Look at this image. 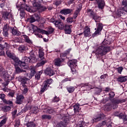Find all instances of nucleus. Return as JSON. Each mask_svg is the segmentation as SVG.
Masks as SVG:
<instances>
[{
	"mask_svg": "<svg viewBox=\"0 0 127 127\" xmlns=\"http://www.w3.org/2000/svg\"><path fill=\"white\" fill-rule=\"evenodd\" d=\"M44 52H43V50L41 49H39V57L41 58V59H43L44 58Z\"/></svg>",
	"mask_w": 127,
	"mask_h": 127,
	"instance_id": "nucleus-32",
	"label": "nucleus"
},
{
	"mask_svg": "<svg viewBox=\"0 0 127 127\" xmlns=\"http://www.w3.org/2000/svg\"><path fill=\"white\" fill-rule=\"evenodd\" d=\"M75 67H76V66L70 67L71 72L73 74H75L76 72H77V70H76V69H75Z\"/></svg>",
	"mask_w": 127,
	"mask_h": 127,
	"instance_id": "nucleus-55",
	"label": "nucleus"
},
{
	"mask_svg": "<svg viewBox=\"0 0 127 127\" xmlns=\"http://www.w3.org/2000/svg\"><path fill=\"white\" fill-rule=\"evenodd\" d=\"M16 40L17 42H19V43H21V42H22V39H21V38H16Z\"/></svg>",
	"mask_w": 127,
	"mask_h": 127,
	"instance_id": "nucleus-63",
	"label": "nucleus"
},
{
	"mask_svg": "<svg viewBox=\"0 0 127 127\" xmlns=\"http://www.w3.org/2000/svg\"><path fill=\"white\" fill-rule=\"evenodd\" d=\"M110 98H114L115 97V92L112 91L109 94Z\"/></svg>",
	"mask_w": 127,
	"mask_h": 127,
	"instance_id": "nucleus-58",
	"label": "nucleus"
},
{
	"mask_svg": "<svg viewBox=\"0 0 127 127\" xmlns=\"http://www.w3.org/2000/svg\"><path fill=\"white\" fill-rule=\"evenodd\" d=\"M44 106H42V110H44V112H46L47 114H53L54 112V110L51 107H49L48 106H45V108H43Z\"/></svg>",
	"mask_w": 127,
	"mask_h": 127,
	"instance_id": "nucleus-21",
	"label": "nucleus"
},
{
	"mask_svg": "<svg viewBox=\"0 0 127 127\" xmlns=\"http://www.w3.org/2000/svg\"><path fill=\"white\" fill-rule=\"evenodd\" d=\"M30 73H27V78H29V79H31L35 75V73H36V71H35V67L31 66H30Z\"/></svg>",
	"mask_w": 127,
	"mask_h": 127,
	"instance_id": "nucleus-12",
	"label": "nucleus"
},
{
	"mask_svg": "<svg viewBox=\"0 0 127 127\" xmlns=\"http://www.w3.org/2000/svg\"><path fill=\"white\" fill-rule=\"evenodd\" d=\"M8 95L10 97H14V91H12L10 92Z\"/></svg>",
	"mask_w": 127,
	"mask_h": 127,
	"instance_id": "nucleus-60",
	"label": "nucleus"
},
{
	"mask_svg": "<svg viewBox=\"0 0 127 127\" xmlns=\"http://www.w3.org/2000/svg\"><path fill=\"white\" fill-rule=\"evenodd\" d=\"M3 103H4V104H6V105H10L11 106H12L13 103H12V101H10V100H7L6 99H4L3 101Z\"/></svg>",
	"mask_w": 127,
	"mask_h": 127,
	"instance_id": "nucleus-41",
	"label": "nucleus"
},
{
	"mask_svg": "<svg viewBox=\"0 0 127 127\" xmlns=\"http://www.w3.org/2000/svg\"><path fill=\"white\" fill-rule=\"evenodd\" d=\"M60 101V98L59 97H57V96H55L52 100L53 103H57Z\"/></svg>",
	"mask_w": 127,
	"mask_h": 127,
	"instance_id": "nucleus-49",
	"label": "nucleus"
},
{
	"mask_svg": "<svg viewBox=\"0 0 127 127\" xmlns=\"http://www.w3.org/2000/svg\"><path fill=\"white\" fill-rule=\"evenodd\" d=\"M17 113V110H15L13 112H11L12 119H14L16 117Z\"/></svg>",
	"mask_w": 127,
	"mask_h": 127,
	"instance_id": "nucleus-50",
	"label": "nucleus"
},
{
	"mask_svg": "<svg viewBox=\"0 0 127 127\" xmlns=\"http://www.w3.org/2000/svg\"><path fill=\"white\" fill-rule=\"evenodd\" d=\"M123 69H124V68H123V67H119L117 69L119 74H122V71H123Z\"/></svg>",
	"mask_w": 127,
	"mask_h": 127,
	"instance_id": "nucleus-56",
	"label": "nucleus"
},
{
	"mask_svg": "<svg viewBox=\"0 0 127 127\" xmlns=\"http://www.w3.org/2000/svg\"><path fill=\"white\" fill-rule=\"evenodd\" d=\"M64 62V59L57 58L54 61V64L55 66H58V67H60L61 66V64H62V62Z\"/></svg>",
	"mask_w": 127,
	"mask_h": 127,
	"instance_id": "nucleus-18",
	"label": "nucleus"
},
{
	"mask_svg": "<svg viewBox=\"0 0 127 127\" xmlns=\"http://www.w3.org/2000/svg\"><path fill=\"white\" fill-rule=\"evenodd\" d=\"M81 8H82V7H80V8H77V9H76L73 14V18L74 19H76L79 14H80V11H81Z\"/></svg>",
	"mask_w": 127,
	"mask_h": 127,
	"instance_id": "nucleus-25",
	"label": "nucleus"
},
{
	"mask_svg": "<svg viewBox=\"0 0 127 127\" xmlns=\"http://www.w3.org/2000/svg\"><path fill=\"white\" fill-rule=\"evenodd\" d=\"M16 104L18 105H21L23 103L24 100V96L22 95H17L16 97Z\"/></svg>",
	"mask_w": 127,
	"mask_h": 127,
	"instance_id": "nucleus-11",
	"label": "nucleus"
},
{
	"mask_svg": "<svg viewBox=\"0 0 127 127\" xmlns=\"http://www.w3.org/2000/svg\"><path fill=\"white\" fill-rule=\"evenodd\" d=\"M35 78L37 79V80H39V79H40V72L38 73L35 75Z\"/></svg>",
	"mask_w": 127,
	"mask_h": 127,
	"instance_id": "nucleus-59",
	"label": "nucleus"
},
{
	"mask_svg": "<svg viewBox=\"0 0 127 127\" xmlns=\"http://www.w3.org/2000/svg\"><path fill=\"white\" fill-rule=\"evenodd\" d=\"M51 116L44 115L42 116V120H51Z\"/></svg>",
	"mask_w": 127,
	"mask_h": 127,
	"instance_id": "nucleus-43",
	"label": "nucleus"
},
{
	"mask_svg": "<svg viewBox=\"0 0 127 127\" xmlns=\"http://www.w3.org/2000/svg\"><path fill=\"white\" fill-rule=\"evenodd\" d=\"M114 116L116 117H119L120 119H122L124 121H127V116L123 113H120L119 112H116L114 113Z\"/></svg>",
	"mask_w": 127,
	"mask_h": 127,
	"instance_id": "nucleus-16",
	"label": "nucleus"
},
{
	"mask_svg": "<svg viewBox=\"0 0 127 127\" xmlns=\"http://www.w3.org/2000/svg\"><path fill=\"white\" fill-rule=\"evenodd\" d=\"M11 110V107L10 106H3L2 107V111L4 112V113H6L7 112H9Z\"/></svg>",
	"mask_w": 127,
	"mask_h": 127,
	"instance_id": "nucleus-31",
	"label": "nucleus"
},
{
	"mask_svg": "<svg viewBox=\"0 0 127 127\" xmlns=\"http://www.w3.org/2000/svg\"><path fill=\"white\" fill-rule=\"evenodd\" d=\"M83 33L85 36V37H90L91 36V32L90 31V28L88 26H86L84 28V31Z\"/></svg>",
	"mask_w": 127,
	"mask_h": 127,
	"instance_id": "nucleus-15",
	"label": "nucleus"
},
{
	"mask_svg": "<svg viewBox=\"0 0 127 127\" xmlns=\"http://www.w3.org/2000/svg\"><path fill=\"white\" fill-rule=\"evenodd\" d=\"M15 71L17 73H22V72H26V70H24L20 69V67L16 66H15Z\"/></svg>",
	"mask_w": 127,
	"mask_h": 127,
	"instance_id": "nucleus-38",
	"label": "nucleus"
},
{
	"mask_svg": "<svg viewBox=\"0 0 127 127\" xmlns=\"http://www.w3.org/2000/svg\"><path fill=\"white\" fill-rule=\"evenodd\" d=\"M67 90L69 93H73V92L75 91V87L73 86H70V87H67Z\"/></svg>",
	"mask_w": 127,
	"mask_h": 127,
	"instance_id": "nucleus-45",
	"label": "nucleus"
},
{
	"mask_svg": "<svg viewBox=\"0 0 127 127\" xmlns=\"http://www.w3.org/2000/svg\"><path fill=\"white\" fill-rule=\"evenodd\" d=\"M97 30L95 32L94 34L95 35H97V34H100V32L102 31L103 29V24L99 23L97 24Z\"/></svg>",
	"mask_w": 127,
	"mask_h": 127,
	"instance_id": "nucleus-22",
	"label": "nucleus"
},
{
	"mask_svg": "<svg viewBox=\"0 0 127 127\" xmlns=\"http://www.w3.org/2000/svg\"><path fill=\"white\" fill-rule=\"evenodd\" d=\"M4 5H5V1H2V3L0 4V7H1V8H3V7H4Z\"/></svg>",
	"mask_w": 127,
	"mask_h": 127,
	"instance_id": "nucleus-61",
	"label": "nucleus"
},
{
	"mask_svg": "<svg viewBox=\"0 0 127 127\" xmlns=\"http://www.w3.org/2000/svg\"><path fill=\"white\" fill-rule=\"evenodd\" d=\"M97 3L98 7L100 9H104V7H105V1L104 0H95Z\"/></svg>",
	"mask_w": 127,
	"mask_h": 127,
	"instance_id": "nucleus-14",
	"label": "nucleus"
},
{
	"mask_svg": "<svg viewBox=\"0 0 127 127\" xmlns=\"http://www.w3.org/2000/svg\"><path fill=\"white\" fill-rule=\"evenodd\" d=\"M122 4L123 5H125V6H127V0H123Z\"/></svg>",
	"mask_w": 127,
	"mask_h": 127,
	"instance_id": "nucleus-64",
	"label": "nucleus"
},
{
	"mask_svg": "<svg viewBox=\"0 0 127 127\" xmlns=\"http://www.w3.org/2000/svg\"><path fill=\"white\" fill-rule=\"evenodd\" d=\"M33 29L35 33H36V32H39V33H41L42 34H43V30L39 28L36 26H33Z\"/></svg>",
	"mask_w": 127,
	"mask_h": 127,
	"instance_id": "nucleus-24",
	"label": "nucleus"
},
{
	"mask_svg": "<svg viewBox=\"0 0 127 127\" xmlns=\"http://www.w3.org/2000/svg\"><path fill=\"white\" fill-rule=\"evenodd\" d=\"M52 82H53V80L51 78L44 81L43 85L41 87L40 93L42 94V93H44L45 91H47V89H48L49 86L52 84Z\"/></svg>",
	"mask_w": 127,
	"mask_h": 127,
	"instance_id": "nucleus-5",
	"label": "nucleus"
},
{
	"mask_svg": "<svg viewBox=\"0 0 127 127\" xmlns=\"http://www.w3.org/2000/svg\"><path fill=\"white\" fill-rule=\"evenodd\" d=\"M45 63H47V61L46 60H44L41 61L40 63H38L37 64V67H40V66H43Z\"/></svg>",
	"mask_w": 127,
	"mask_h": 127,
	"instance_id": "nucleus-36",
	"label": "nucleus"
},
{
	"mask_svg": "<svg viewBox=\"0 0 127 127\" xmlns=\"http://www.w3.org/2000/svg\"><path fill=\"white\" fill-rule=\"evenodd\" d=\"M0 76L3 77L4 79H8V78H9V76L7 74V71L2 67L0 68Z\"/></svg>",
	"mask_w": 127,
	"mask_h": 127,
	"instance_id": "nucleus-9",
	"label": "nucleus"
},
{
	"mask_svg": "<svg viewBox=\"0 0 127 127\" xmlns=\"http://www.w3.org/2000/svg\"><path fill=\"white\" fill-rule=\"evenodd\" d=\"M21 90H22V94L23 95H25L28 92V88H27V86L26 85H23L21 87Z\"/></svg>",
	"mask_w": 127,
	"mask_h": 127,
	"instance_id": "nucleus-26",
	"label": "nucleus"
},
{
	"mask_svg": "<svg viewBox=\"0 0 127 127\" xmlns=\"http://www.w3.org/2000/svg\"><path fill=\"white\" fill-rule=\"evenodd\" d=\"M33 16L34 18H35L36 21H39V20L40 19V16H39V14L35 13L34 15H33Z\"/></svg>",
	"mask_w": 127,
	"mask_h": 127,
	"instance_id": "nucleus-44",
	"label": "nucleus"
},
{
	"mask_svg": "<svg viewBox=\"0 0 127 127\" xmlns=\"http://www.w3.org/2000/svg\"><path fill=\"white\" fill-rule=\"evenodd\" d=\"M2 18L5 20L9 19L10 20H13V16L11 13L8 11H4L2 13Z\"/></svg>",
	"mask_w": 127,
	"mask_h": 127,
	"instance_id": "nucleus-8",
	"label": "nucleus"
},
{
	"mask_svg": "<svg viewBox=\"0 0 127 127\" xmlns=\"http://www.w3.org/2000/svg\"><path fill=\"white\" fill-rule=\"evenodd\" d=\"M66 125H65V123H63L62 121L59 123L57 125V127H65Z\"/></svg>",
	"mask_w": 127,
	"mask_h": 127,
	"instance_id": "nucleus-48",
	"label": "nucleus"
},
{
	"mask_svg": "<svg viewBox=\"0 0 127 127\" xmlns=\"http://www.w3.org/2000/svg\"><path fill=\"white\" fill-rule=\"evenodd\" d=\"M62 2V1L61 0H57L55 2V4L56 5L58 6V5H60Z\"/></svg>",
	"mask_w": 127,
	"mask_h": 127,
	"instance_id": "nucleus-57",
	"label": "nucleus"
},
{
	"mask_svg": "<svg viewBox=\"0 0 127 127\" xmlns=\"http://www.w3.org/2000/svg\"><path fill=\"white\" fill-rule=\"evenodd\" d=\"M21 37H22V39L25 41V42H26V43H28V44H32V41L30 40L29 38V37L26 35H21Z\"/></svg>",
	"mask_w": 127,
	"mask_h": 127,
	"instance_id": "nucleus-19",
	"label": "nucleus"
},
{
	"mask_svg": "<svg viewBox=\"0 0 127 127\" xmlns=\"http://www.w3.org/2000/svg\"><path fill=\"white\" fill-rule=\"evenodd\" d=\"M55 29L54 28H52V27H49L48 28V31L43 30V34H46V35H49V34H52L53 32H54V31Z\"/></svg>",
	"mask_w": 127,
	"mask_h": 127,
	"instance_id": "nucleus-20",
	"label": "nucleus"
},
{
	"mask_svg": "<svg viewBox=\"0 0 127 127\" xmlns=\"http://www.w3.org/2000/svg\"><path fill=\"white\" fill-rule=\"evenodd\" d=\"M68 65L70 67H76L77 66V61L76 60L69 61Z\"/></svg>",
	"mask_w": 127,
	"mask_h": 127,
	"instance_id": "nucleus-27",
	"label": "nucleus"
},
{
	"mask_svg": "<svg viewBox=\"0 0 127 127\" xmlns=\"http://www.w3.org/2000/svg\"><path fill=\"white\" fill-rule=\"evenodd\" d=\"M63 123L65 124V126H67V124L69 123V117L65 116L63 118Z\"/></svg>",
	"mask_w": 127,
	"mask_h": 127,
	"instance_id": "nucleus-33",
	"label": "nucleus"
},
{
	"mask_svg": "<svg viewBox=\"0 0 127 127\" xmlns=\"http://www.w3.org/2000/svg\"><path fill=\"white\" fill-rule=\"evenodd\" d=\"M37 127V126L35 124V123H34L32 122H28L27 124V127Z\"/></svg>",
	"mask_w": 127,
	"mask_h": 127,
	"instance_id": "nucleus-39",
	"label": "nucleus"
},
{
	"mask_svg": "<svg viewBox=\"0 0 127 127\" xmlns=\"http://www.w3.org/2000/svg\"><path fill=\"white\" fill-rule=\"evenodd\" d=\"M19 50L21 52H23V51H26V50H28V48L23 45L20 46L19 47Z\"/></svg>",
	"mask_w": 127,
	"mask_h": 127,
	"instance_id": "nucleus-34",
	"label": "nucleus"
},
{
	"mask_svg": "<svg viewBox=\"0 0 127 127\" xmlns=\"http://www.w3.org/2000/svg\"><path fill=\"white\" fill-rule=\"evenodd\" d=\"M119 16L122 15H126L127 16V7L124 6L122 8L121 10L118 12Z\"/></svg>",
	"mask_w": 127,
	"mask_h": 127,
	"instance_id": "nucleus-17",
	"label": "nucleus"
},
{
	"mask_svg": "<svg viewBox=\"0 0 127 127\" xmlns=\"http://www.w3.org/2000/svg\"><path fill=\"white\" fill-rule=\"evenodd\" d=\"M117 80L118 82H121V83H123V82H126V81H127V76H120L117 78Z\"/></svg>",
	"mask_w": 127,
	"mask_h": 127,
	"instance_id": "nucleus-30",
	"label": "nucleus"
},
{
	"mask_svg": "<svg viewBox=\"0 0 127 127\" xmlns=\"http://www.w3.org/2000/svg\"><path fill=\"white\" fill-rule=\"evenodd\" d=\"M87 12L89 15V16L92 17L95 22H100L101 21V16H98V14L94 12V10L92 9H88Z\"/></svg>",
	"mask_w": 127,
	"mask_h": 127,
	"instance_id": "nucleus-6",
	"label": "nucleus"
},
{
	"mask_svg": "<svg viewBox=\"0 0 127 127\" xmlns=\"http://www.w3.org/2000/svg\"><path fill=\"white\" fill-rule=\"evenodd\" d=\"M112 104L108 103L106 105L107 109H108V111H111L112 109H117L118 108V105L119 104H122V103H125L126 102V100L125 99H119L114 98L111 101Z\"/></svg>",
	"mask_w": 127,
	"mask_h": 127,
	"instance_id": "nucleus-2",
	"label": "nucleus"
},
{
	"mask_svg": "<svg viewBox=\"0 0 127 127\" xmlns=\"http://www.w3.org/2000/svg\"><path fill=\"white\" fill-rule=\"evenodd\" d=\"M29 55H30V57H29L30 58V59H31V60L32 61V62H33V60H35V55H34V53L32 52H30L29 53Z\"/></svg>",
	"mask_w": 127,
	"mask_h": 127,
	"instance_id": "nucleus-37",
	"label": "nucleus"
},
{
	"mask_svg": "<svg viewBox=\"0 0 127 127\" xmlns=\"http://www.w3.org/2000/svg\"><path fill=\"white\" fill-rule=\"evenodd\" d=\"M5 95L4 94H0V99H1L3 101L5 99Z\"/></svg>",
	"mask_w": 127,
	"mask_h": 127,
	"instance_id": "nucleus-62",
	"label": "nucleus"
},
{
	"mask_svg": "<svg viewBox=\"0 0 127 127\" xmlns=\"http://www.w3.org/2000/svg\"><path fill=\"white\" fill-rule=\"evenodd\" d=\"M110 50H111V48H110V47H103V46H100L96 49L95 54L96 55H100V56H104V55H106Z\"/></svg>",
	"mask_w": 127,
	"mask_h": 127,
	"instance_id": "nucleus-3",
	"label": "nucleus"
},
{
	"mask_svg": "<svg viewBox=\"0 0 127 127\" xmlns=\"http://www.w3.org/2000/svg\"><path fill=\"white\" fill-rule=\"evenodd\" d=\"M74 113H78L80 111V107L78 105H74L73 106Z\"/></svg>",
	"mask_w": 127,
	"mask_h": 127,
	"instance_id": "nucleus-47",
	"label": "nucleus"
},
{
	"mask_svg": "<svg viewBox=\"0 0 127 127\" xmlns=\"http://www.w3.org/2000/svg\"><path fill=\"white\" fill-rule=\"evenodd\" d=\"M11 32L13 35H17V36H19V35L21 34V33H20V32L18 31L16 29H15L14 28L12 29Z\"/></svg>",
	"mask_w": 127,
	"mask_h": 127,
	"instance_id": "nucleus-29",
	"label": "nucleus"
},
{
	"mask_svg": "<svg viewBox=\"0 0 127 127\" xmlns=\"http://www.w3.org/2000/svg\"><path fill=\"white\" fill-rule=\"evenodd\" d=\"M6 121H7V118H5L4 119L1 121V122H0V127H2L3 126V125H5Z\"/></svg>",
	"mask_w": 127,
	"mask_h": 127,
	"instance_id": "nucleus-42",
	"label": "nucleus"
},
{
	"mask_svg": "<svg viewBox=\"0 0 127 127\" xmlns=\"http://www.w3.org/2000/svg\"><path fill=\"white\" fill-rule=\"evenodd\" d=\"M69 53L68 52L63 53L61 54V58H62V57H66L67 56V54H68Z\"/></svg>",
	"mask_w": 127,
	"mask_h": 127,
	"instance_id": "nucleus-54",
	"label": "nucleus"
},
{
	"mask_svg": "<svg viewBox=\"0 0 127 127\" xmlns=\"http://www.w3.org/2000/svg\"><path fill=\"white\" fill-rule=\"evenodd\" d=\"M29 79H30L28 77L26 78V77L24 76H19V77H18V81L21 83L22 86H23V85H25L27 81H28V80Z\"/></svg>",
	"mask_w": 127,
	"mask_h": 127,
	"instance_id": "nucleus-13",
	"label": "nucleus"
},
{
	"mask_svg": "<svg viewBox=\"0 0 127 127\" xmlns=\"http://www.w3.org/2000/svg\"><path fill=\"white\" fill-rule=\"evenodd\" d=\"M111 41H108L107 40H104V41L101 44V46L105 47H109V46H108L110 45V44H111Z\"/></svg>",
	"mask_w": 127,
	"mask_h": 127,
	"instance_id": "nucleus-28",
	"label": "nucleus"
},
{
	"mask_svg": "<svg viewBox=\"0 0 127 127\" xmlns=\"http://www.w3.org/2000/svg\"><path fill=\"white\" fill-rule=\"evenodd\" d=\"M3 30H6V31L9 30V25H8V24H6L4 25V27L3 28Z\"/></svg>",
	"mask_w": 127,
	"mask_h": 127,
	"instance_id": "nucleus-52",
	"label": "nucleus"
},
{
	"mask_svg": "<svg viewBox=\"0 0 127 127\" xmlns=\"http://www.w3.org/2000/svg\"><path fill=\"white\" fill-rule=\"evenodd\" d=\"M66 21L67 22V23H69V24L72 23V22H73V17H68L66 19Z\"/></svg>",
	"mask_w": 127,
	"mask_h": 127,
	"instance_id": "nucleus-51",
	"label": "nucleus"
},
{
	"mask_svg": "<svg viewBox=\"0 0 127 127\" xmlns=\"http://www.w3.org/2000/svg\"><path fill=\"white\" fill-rule=\"evenodd\" d=\"M55 25L56 27H58L59 29H61V30H64V32L66 34H70L71 32H72V25H64V23L62 22L61 20H59V21H56L55 23Z\"/></svg>",
	"mask_w": 127,
	"mask_h": 127,
	"instance_id": "nucleus-1",
	"label": "nucleus"
},
{
	"mask_svg": "<svg viewBox=\"0 0 127 127\" xmlns=\"http://www.w3.org/2000/svg\"><path fill=\"white\" fill-rule=\"evenodd\" d=\"M27 21H28V22H30V23H32L33 22H35L36 21L35 20V18H34L32 15L27 19Z\"/></svg>",
	"mask_w": 127,
	"mask_h": 127,
	"instance_id": "nucleus-35",
	"label": "nucleus"
},
{
	"mask_svg": "<svg viewBox=\"0 0 127 127\" xmlns=\"http://www.w3.org/2000/svg\"><path fill=\"white\" fill-rule=\"evenodd\" d=\"M103 118V115H100L98 117L94 118L93 121L94 122H99V121H102V119Z\"/></svg>",
	"mask_w": 127,
	"mask_h": 127,
	"instance_id": "nucleus-46",
	"label": "nucleus"
},
{
	"mask_svg": "<svg viewBox=\"0 0 127 127\" xmlns=\"http://www.w3.org/2000/svg\"><path fill=\"white\" fill-rule=\"evenodd\" d=\"M3 35L4 37H8V31L3 30Z\"/></svg>",
	"mask_w": 127,
	"mask_h": 127,
	"instance_id": "nucleus-53",
	"label": "nucleus"
},
{
	"mask_svg": "<svg viewBox=\"0 0 127 127\" xmlns=\"http://www.w3.org/2000/svg\"><path fill=\"white\" fill-rule=\"evenodd\" d=\"M45 73L46 75H47V76H50V77L53 76V75H55V71H54V70H53L50 67H48L45 69Z\"/></svg>",
	"mask_w": 127,
	"mask_h": 127,
	"instance_id": "nucleus-10",
	"label": "nucleus"
},
{
	"mask_svg": "<svg viewBox=\"0 0 127 127\" xmlns=\"http://www.w3.org/2000/svg\"><path fill=\"white\" fill-rule=\"evenodd\" d=\"M23 60H24V62H22L20 61L21 63H16V65L20 66L21 67V68H24V69L28 68V66H27V64L28 63H31L32 62V61L31 59H30V58L28 57H24L23 58Z\"/></svg>",
	"mask_w": 127,
	"mask_h": 127,
	"instance_id": "nucleus-4",
	"label": "nucleus"
},
{
	"mask_svg": "<svg viewBox=\"0 0 127 127\" xmlns=\"http://www.w3.org/2000/svg\"><path fill=\"white\" fill-rule=\"evenodd\" d=\"M73 11V10L71 9H64L60 11V13L61 14H64V15H67V14H69Z\"/></svg>",
	"mask_w": 127,
	"mask_h": 127,
	"instance_id": "nucleus-23",
	"label": "nucleus"
},
{
	"mask_svg": "<svg viewBox=\"0 0 127 127\" xmlns=\"http://www.w3.org/2000/svg\"><path fill=\"white\" fill-rule=\"evenodd\" d=\"M6 54L7 56L9 57V58H11V59H12V60H13L15 64L18 63H21V62L20 61V60H19L18 58L16 57V56H15L14 54H11L10 51H7L6 52Z\"/></svg>",
	"mask_w": 127,
	"mask_h": 127,
	"instance_id": "nucleus-7",
	"label": "nucleus"
},
{
	"mask_svg": "<svg viewBox=\"0 0 127 127\" xmlns=\"http://www.w3.org/2000/svg\"><path fill=\"white\" fill-rule=\"evenodd\" d=\"M31 112L32 113V114H36L37 112H38V107H32V109L31 110Z\"/></svg>",
	"mask_w": 127,
	"mask_h": 127,
	"instance_id": "nucleus-40",
	"label": "nucleus"
}]
</instances>
